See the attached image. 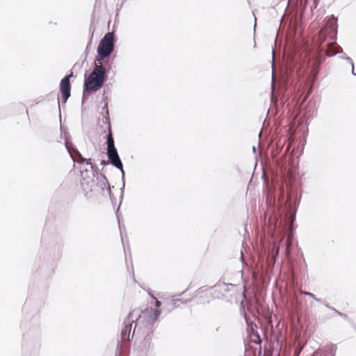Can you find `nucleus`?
<instances>
[{"instance_id": "f257e3e1", "label": "nucleus", "mask_w": 356, "mask_h": 356, "mask_svg": "<svg viewBox=\"0 0 356 356\" xmlns=\"http://www.w3.org/2000/svg\"><path fill=\"white\" fill-rule=\"evenodd\" d=\"M160 313V310L154 309L152 307H147L143 310L134 309L124 320V326L121 330V339L124 341H129L134 323L131 339L136 338L137 350L140 353V356H149L148 353L153 349L151 341L153 337L154 324Z\"/></svg>"}, {"instance_id": "f03ea898", "label": "nucleus", "mask_w": 356, "mask_h": 356, "mask_svg": "<svg viewBox=\"0 0 356 356\" xmlns=\"http://www.w3.org/2000/svg\"><path fill=\"white\" fill-rule=\"evenodd\" d=\"M337 36V19L334 15H332L327 22L325 28L321 29L315 38L317 54L320 59L323 56H332L343 51L341 47L332 42H328L325 46L323 45L327 37L332 42H335Z\"/></svg>"}, {"instance_id": "7ed1b4c3", "label": "nucleus", "mask_w": 356, "mask_h": 356, "mask_svg": "<svg viewBox=\"0 0 356 356\" xmlns=\"http://www.w3.org/2000/svg\"><path fill=\"white\" fill-rule=\"evenodd\" d=\"M107 72L108 70L102 62L97 63L95 61V67L92 71L88 76L85 75L82 102L85 99V92H94L104 86L107 78Z\"/></svg>"}, {"instance_id": "20e7f679", "label": "nucleus", "mask_w": 356, "mask_h": 356, "mask_svg": "<svg viewBox=\"0 0 356 356\" xmlns=\"http://www.w3.org/2000/svg\"><path fill=\"white\" fill-rule=\"evenodd\" d=\"M114 34L108 32L105 34L100 40L97 47V55L95 57V62L100 63L104 58H108L114 50Z\"/></svg>"}, {"instance_id": "39448f33", "label": "nucleus", "mask_w": 356, "mask_h": 356, "mask_svg": "<svg viewBox=\"0 0 356 356\" xmlns=\"http://www.w3.org/2000/svg\"><path fill=\"white\" fill-rule=\"evenodd\" d=\"M75 150L79 156V158L76 160L73 159V160L74 161H76L82 165V166L81 167V177L83 179H85L86 177H89V175H88V172L93 175V169L94 167L95 166V164H93L92 163L91 159H87L84 158L77 149Z\"/></svg>"}, {"instance_id": "423d86ee", "label": "nucleus", "mask_w": 356, "mask_h": 356, "mask_svg": "<svg viewBox=\"0 0 356 356\" xmlns=\"http://www.w3.org/2000/svg\"><path fill=\"white\" fill-rule=\"evenodd\" d=\"M73 76V72L64 76L60 83V90L61 93L62 102L65 104L71 95L70 78Z\"/></svg>"}, {"instance_id": "0eeeda50", "label": "nucleus", "mask_w": 356, "mask_h": 356, "mask_svg": "<svg viewBox=\"0 0 356 356\" xmlns=\"http://www.w3.org/2000/svg\"><path fill=\"white\" fill-rule=\"evenodd\" d=\"M107 156L108 159V161L111 165H113L114 167H115L117 169L120 170L122 175V179L124 176V171L123 169V164L120 158V156L118 154L117 149H113L110 151H107Z\"/></svg>"}, {"instance_id": "6e6552de", "label": "nucleus", "mask_w": 356, "mask_h": 356, "mask_svg": "<svg viewBox=\"0 0 356 356\" xmlns=\"http://www.w3.org/2000/svg\"><path fill=\"white\" fill-rule=\"evenodd\" d=\"M184 292H182L178 295H176V296H181ZM175 296H172V298L170 300H167L164 302V305L163 307V309H165L168 312H171L174 309L179 307L181 304H186L189 302V300H182L181 299L179 298H174Z\"/></svg>"}, {"instance_id": "1a4fd4ad", "label": "nucleus", "mask_w": 356, "mask_h": 356, "mask_svg": "<svg viewBox=\"0 0 356 356\" xmlns=\"http://www.w3.org/2000/svg\"><path fill=\"white\" fill-rule=\"evenodd\" d=\"M103 102H104V106L102 108L104 115L103 117V123L105 125L111 124V120H110V116H109V111H108V96L106 95L105 91L103 93Z\"/></svg>"}, {"instance_id": "9d476101", "label": "nucleus", "mask_w": 356, "mask_h": 356, "mask_svg": "<svg viewBox=\"0 0 356 356\" xmlns=\"http://www.w3.org/2000/svg\"><path fill=\"white\" fill-rule=\"evenodd\" d=\"M106 129H104L102 131L103 133H105L106 130L108 131V135L106 137V145H107V151L117 149L115 146V141L113 137L112 131H111V124L106 125Z\"/></svg>"}, {"instance_id": "9b49d317", "label": "nucleus", "mask_w": 356, "mask_h": 356, "mask_svg": "<svg viewBox=\"0 0 356 356\" xmlns=\"http://www.w3.org/2000/svg\"><path fill=\"white\" fill-rule=\"evenodd\" d=\"M292 243H293V236H292V234H289V235H288L286 242H285L284 252H285L286 257H289V255L291 254Z\"/></svg>"}, {"instance_id": "f8f14e48", "label": "nucleus", "mask_w": 356, "mask_h": 356, "mask_svg": "<svg viewBox=\"0 0 356 356\" xmlns=\"http://www.w3.org/2000/svg\"><path fill=\"white\" fill-rule=\"evenodd\" d=\"M252 341L255 344H261L262 342V339L257 331H255L252 329V332L251 334Z\"/></svg>"}, {"instance_id": "ddd939ff", "label": "nucleus", "mask_w": 356, "mask_h": 356, "mask_svg": "<svg viewBox=\"0 0 356 356\" xmlns=\"http://www.w3.org/2000/svg\"><path fill=\"white\" fill-rule=\"evenodd\" d=\"M279 254V249L276 248L275 245H273L272 249V255H271V260L273 263L275 262L276 257L278 256Z\"/></svg>"}, {"instance_id": "4468645a", "label": "nucleus", "mask_w": 356, "mask_h": 356, "mask_svg": "<svg viewBox=\"0 0 356 356\" xmlns=\"http://www.w3.org/2000/svg\"><path fill=\"white\" fill-rule=\"evenodd\" d=\"M65 147L67 149V150L68 151V152L70 153L71 157L72 158V154H71V149L72 148H73V145L71 142H69L67 139L65 140Z\"/></svg>"}, {"instance_id": "2eb2a0df", "label": "nucleus", "mask_w": 356, "mask_h": 356, "mask_svg": "<svg viewBox=\"0 0 356 356\" xmlns=\"http://www.w3.org/2000/svg\"><path fill=\"white\" fill-rule=\"evenodd\" d=\"M122 353V344L120 342H118L117 348H116V352H115V356H121Z\"/></svg>"}, {"instance_id": "dca6fc26", "label": "nucleus", "mask_w": 356, "mask_h": 356, "mask_svg": "<svg viewBox=\"0 0 356 356\" xmlns=\"http://www.w3.org/2000/svg\"><path fill=\"white\" fill-rule=\"evenodd\" d=\"M122 353V344L120 342H118L117 348H116V352H115V356H121Z\"/></svg>"}, {"instance_id": "f3484780", "label": "nucleus", "mask_w": 356, "mask_h": 356, "mask_svg": "<svg viewBox=\"0 0 356 356\" xmlns=\"http://www.w3.org/2000/svg\"><path fill=\"white\" fill-rule=\"evenodd\" d=\"M301 293L304 294L306 296H309V298H312L313 299H314L315 297H316L312 293L307 292V291H301Z\"/></svg>"}, {"instance_id": "a211bd4d", "label": "nucleus", "mask_w": 356, "mask_h": 356, "mask_svg": "<svg viewBox=\"0 0 356 356\" xmlns=\"http://www.w3.org/2000/svg\"><path fill=\"white\" fill-rule=\"evenodd\" d=\"M337 349V347L335 345H332L330 347V352L331 353V356H334L335 355V350Z\"/></svg>"}, {"instance_id": "6ab92c4d", "label": "nucleus", "mask_w": 356, "mask_h": 356, "mask_svg": "<svg viewBox=\"0 0 356 356\" xmlns=\"http://www.w3.org/2000/svg\"><path fill=\"white\" fill-rule=\"evenodd\" d=\"M118 222H120L119 220H118ZM119 229H120V234H121L122 242V243H124V237H123V234H122V226H121L120 223H119Z\"/></svg>"}, {"instance_id": "aec40b11", "label": "nucleus", "mask_w": 356, "mask_h": 356, "mask_svg": "<svg viewBox=\"0 0 356 356\" xmlns=\"http://www.w3.org/2000/svg\"><path fill=\"white\" fill-rule=\"evenodd\" d=\"M105 185H107V191H108V193L109 194V196L110 197H111V187H110V185L108 184V181L106 182V184H104Z\"/></svg>"}, {"instance_id": "412c9836", "label": "nucleus", "mask_w": 356, "mask_h": 356, "mask_svg": "<svg viewBox=\"0 0 356 356\" xmlns=\"http://www.w3.org/2000/svg\"><path fill=\"white\" fill-rule=\"evenodd\" d=\"M344 58L349 62V63L351 65V67H353V61L350 57L346 56Z\"/></svg>"}, {"instance_id": "4be33fe9", "label": "nucleus", "mask_w": 356, "mask_h": 356, "mask_svg": "<svg viewBox=\"0 0 356 356\" xmlns=\"http://www.w3.org/2000/svg\"><path fill=\"white\" fill-rule=\"evenodd\" d=\"M338 315L341 316L342 318H343L344 319H348V316L346 314H343V313H341V312H338Z\"/></svg>"}, {"instance_id": "5701e85b", "label": "nucleus", "mask_w": 356, "mask_h": 356, "mask_svg": "<svg viewBox=\"0 0 356 356\" xmlns=\"http://www.w3.org/2000/svg\"><path fill=\"white\" fill-rule=\"evenodd\" d=\"M161 305V302L159 301L158 300H156L155 306L156 307L159 308Z\"/></svg>"}, {"instance_id": "b1692460", "label": "nucleus", "mask_w": 356, "mask_h": 356, "mask_svg": "<svg viewBox=\"0 0 356 356\" xmlns=\"http://www.w3.org/2000/svg\"><path fill=\"white\" fill-rule=\"evenodd\" d=\"M314 300H315L316 301H317V302H318L323 303V302H325V301H323L322 299H321V298H317L316 297H315V298H314Z\"/></svg>"}, {"instance_id": "393cba45", "label": "nucleus", "mask_w": 356, "mask_h": 356, "mask_svg": "<svg viewBox=\"0 0 356 356\" xmlns=\"http://www.w3.org/2000/svg\"><path fill=\"white\" fill-rule=\"evenodd\" d=\"M351 73H352L353 75L356 76V72H355L354 66L352 67Z\"/></svg>"}, {"instance_id": "a878e982", "label": "nucleus", "mask_w": 356, "mask_h": 356, "mask_svg": "<svg viewBox=\"0 0 356 356\" xmlns=\"http://www.w3.org/2000/svg\"><path fill=\"white\" fill-rule=\"evenodd\" d=\"M203 291H204V287H201V288H200V289L196 291V293H197V294H198V293H201V292H203Z\"/></svg>"}, {"instance_id": "bb28decb", "label": "nucleus", "mask_w": 356, "mask_h": 356, "mask_svg": "<svg viewBox=\"0 0 356 356\" xmlns=\"http://www.w3.org/2000/svg\"><path fill=\"white\" fill-rule=\"evenodd\" d=\"M57 104H58V110H59V113H60V102H59V98L58 97V100H57Z\"/></svg>"}, {"instance_id": "cd10ccee", "label": "nucleus", "mask_w": 356, "mask_h": 356, "mask_svg": "<svg viewBox=\"0 0 356 356\" xmlns=\"http://www.w3.org/2000/svg\"><path fill=\"white\" fill-rule=\"evenodd\" d=\"M323 305H324L326 307H327L328 309H330L331 310V307H331V306H330L327 302H323Z\"/></svg>"}, {"instance_id": "c85d7f7f", "label": "nucleus", "mask_w": 356, "mask_h": 356, "mask_svg": "<svg viewBox=\"0 0 356 356\" xmlns=\"http://www.w3.org/2000/svg\"><path fill=\"white\" fill-rule=\"evenodd\" d=\"M331 310L335 312L337 314H338V312H339L337 309H336L334 307H331Z\"/></svg>"}, {"instance_id": "c756f323", "label": "nucleus", "mask_w": 356, "mask_h": 356, "mask_svg": "<svg viewBox=\"0 0 356 356\" xmlns=\"http://www.w3.org/2000/svg\"><path fill=\"white\" fill-rule=\"evenodd\" d=\"M241 260L242 261V264H245V261H244V257H243V255L242 252H241Z\"/></svg>"}, {"instance_id": "7c9ffc66", "label": "nucleus", "mask_w": 356, "mask_h": 356, "mask_svg": "<svg viewBox=\"0 0 356 356\" xmlns=\"http://www.w3.org/2000/svg\"><path fill=\"white\" fill-rule=\"evenodd\" d=\"M300 201V196L296 198V203L299 204Z\"/></svg>"}, {"instance_id": "2f4dec72", "label": "nucleus", "mask_w": 356, "mask_h": 356, "mask_svg": "<svg viewBox=\"0 0 356 356\" xmlns=\"http://www.w3.org/2000/svg\"><path fill=\"white\" fill-rule=\"evenodd\" d=\"M243 316H244V318H245V319L246 323H248V318H247V316H246V314H245V312H244V314H243Z\"/></svg>"}, {"instance_id": "473e14b6", "label": "nucleus", "mask_w": 356, "mask_h": 356, "mask_svg": "<svg viewBox=\"0 0 356 356\" xmlns=\"http://www.w3.org/2000/svg\"><path fill=\"white\" fill-rule=\"evenodd\" d=\"M252 150H253V152H256V147H255L254 146H253V147H252Z\"/></svg>"}, {"instance_id": "72a5a7b5", "label": "nucleus", "mask_w": 356, "mask_h": 356, "mask_svg": "<svg viewBox=\"0 0 356 356\" xmlns=\"http://www.w3.org/2000/svg\"><path fill=\"white\" fill-rule=\"evenodd\" d=\"M254 21L256 22V17H254ZM255 27H256V23H255V24H254V29H255Z\"/></svg>"}, {"instance_id": "f704fd0d", "label": "nucleus", "mask_w": 356, "mask_h": 356, "mask_svg": "<svg viewBox=\"0 0 356 356\" xmlns=\"http://www.w3.org/2000/svg\"><path fill=\"white\" fill-rule=\"evenodd\" d=\"M300 351H301V350H299V351L297 353V356H298V355L300 354Z\"/></svg>"}, {"instance_id": "c9c22d12", "label": "nucleus", "mask_w": 356, "mask_h": 356, "mask_svg": "<svg viewBox=\"0 0 356 356\" xmlns=\"http://www.w3.org/2000/svg\"><path fill=\"white\" fill-rule=\"evenodd\" d=\"M318 355V353H314V356H316V355Z\"/></svg>"}, {"instance_id": "e433bc0d", "label": "nucleus", "mask_w": 356, "mask_h": 356, "mask_svg": "<svg viewBox=\"0 0 356 356\" xmlns=\"http://www.w3.org/2000/svg\"><path fill=\"white\" fill-rule=\"evenodd\" d=\"M274 80V78H273V74L272 75V81H273Z\"/></svg>"}]
</instances>
